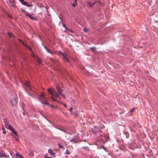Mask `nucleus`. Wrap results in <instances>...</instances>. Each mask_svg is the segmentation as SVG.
<instances>
[{"label":"nucleus","instance_id":"20","mask_svg":"<svg viewBox=\"0 0 158 158\" xmlns=\"http://www.w3.org/2000/svg\"><path fill=\"white\" fill-rule=\"evenodd\" d=\"M2 133H4V134H6V131L5 128L4 127L2 128Z\"/></svg>","mask_w":158,"mask_h":158},{"label":"nucleus","instance_id":"14","mask_svg":"<svg viewBox=\"0 0 158 158\" xmlns=\"http://www.w3.org/2000/svg\"><path fill=\"white\" fill-rule=\"evenodd\" d=\"M29 155L31 156H34V154L33 151L31 150H30L29 151Z\"/></svg>","mask_w":158,"mask_h":158},{"label":"nucleus","instance_id":"39","mask_svg":"<svg viewBox=\"0 0 158 158\" xmlns=\"http://www.w3.org/2000/svg\"><path fill=\"white\" fill-rule=\"evenodd\" d=\"M75 3L77 2V0H74Z\"/></svg>","mask_w":158,"mask_h":158},{"label":"nucleus","instance_id":"22","mask_svg":"<svg viewBox=\"0 0 158 158\" xmlns=\"http://www.w3.org/2000/svg\"><path fill=\"white\" fill-rule=\"evenodd\" d=\"M72 4L73 6L74 7H75L76 6V5H77V2L75 3V2L74 3Z\"/></svg>","mask_w":158,"mask_h":158},{"label":"nucleus","instance_id":"26","mask_svg":"<svg viewBox=\"0 0 158 158\" xmlns=\"http://www.w3.org/2000/svg\"><path fill=\"white\" fill-rule=\"evenodd\" d=\"M48 105L49 106H50V107L51 108H54V106L53 105H50V104H49V105Z\"/></svg>","mask_w":158,"mask_h":158},{"label":"nucleus","instance_id":"30","mask_svg":"<svg viewBox=\"0 0 158 158\" xmlns=\"http://www.w3.org/2000/svg\"><path fill=\"white\" fill-rule=\"evenodd\" d=\"M63 104L64 105V106L66 108L67 107V106H66V105L65 104V103H63Z\"/></svg>","mask_w":158,"mask_h":158},{"label":"nucleus","instance_id":"37","mask_svg":"<svg viewBox=\"0 0 158 158\" xmlns=\"http://www.w3.org/2000/svg\"><path fill=\"white\" fill-rule=\"evenodd\" d=\"M19 158H23V156L21 155L19 157Z\"/></svg>","mask_w":158,"mask_h":158},{"label":"nucleus","instance_id":"24","mask_svg":"<svg viewBox=\"0 0 158 158\" xmlns=\"http://www.w3.org/2000/svg\"><path fill=\"white\" fill-rule=\"evenodd\" d=\"M16 155L18 156V157H19V156H20L21 155H20V154H19V153H17L16 154Z\"/></svg>","mask_w":158,"mask_h":158},{"label":"nucleus","instance_id":"1","mask_svg":"<svg viewBox=\"0 0 158 158\" xmlns=\"http://www.w3.org/2000/svg\"><path fill=\"white\" fill-rule=\"evenodd\" d=\"M56 89L57 91L58 92L59 94H58L54 89H48V91L49 93H50L51 95L52 96L51 98L52 99L55 101H56V99H55L53 97H57L58 98H60V96L59 94L61 95V96L64 98H65V95L62 94V92L63 91V90L60 87L58 86H56Z\"/></svg>","mask_w":158,"mask_h":158},{"label":"nucleus","instance_id":"41","mask_svg":"<svg viewBox=\"0 0 158 158\" xmlns=\"http://www.w3.org/2000/svg\"><path fill=\"white\" fill-rule=\"evenodd\" d=\"M33 56L34 57V58L35 57V56H34V55H33Z\"/></svg>","mask_w":158,"mask_h":158},{"label":"nucleus","instance_id":"28","mask_svg":"<svg viewBox=\"0 0 158 158\" xmlns=\"http://www.w3.org/2000/svg\"><path fill=\"white\" fill-rule=\"evenodd\" d=\"M46 50H47V52H48V53H51V54L52 53V52H50L48 49H46Z\"/></svg>","mask_w":158,"mask_h":158},{"label":"nucleus","instance_id":"21","mask_svg":"<svg viewBox=\"0 0 158 158\" xmlns=\"http://www.w3.org/2000/svg\"><path fill=\"white\" fill-rule=\"evenodd\" d=\"M7 16L8 17H9V18L11 19H12V16L11 15H9V14H8L7 15Z\"/></svg>","mask_w":158,"mask_h":158},{"label":"nucleus","instance_id":"38","mask_svg":"<svg viewBox=\"0 0 158 158\" xmlns=\"http://www.w3.org/2000/svg\"><path fill=\"white\" fill-rule=\"evenodd\" d=\"M19 0L20 2H24V1H23V0H21V1H20V0Z\"/></svg>","mask_w":158,"mask_h":158},{"label":"nucleus","instance_id":"23","mask_svg":"<svg viewBox=\"0 0 158 158\" xmlns=\"http://www.w3.org/2000/svg\"><path fill=\"white\" fill-rule=\"evenodd\" d=\"M70 152L69 151L68 149H67L66 150V153H67V154H68V155H69V154H70Z\"/></svg>","mask_w":158,"mask_h":158},{"label":"nucleus","instance_id":"32","mask_svg":"<svg viewBox=\"0 0 158 158\" xmlns=\"http://www.w3.org/2000/svg\"><path fill=\"white\" fill-rule=\"evenodd\" d=\"M8 34L9 36V37H11V34L10 33H9V32H8Z\"/></svg>","mask_w":158,"mask_h":158},{"label":"nucleus","instance_id":"13","mask_svg":"<svg viewBox=\"0 0 158 158\" xmlns=\"http://www.w3.org/2000/svg\"><path fill=\"white\" fill-rule=\"evenodd\" d=\"M0 157H6L5 155L2 152H0Z\"/></svg>","mask_w":158,"mask_h":158},{"label":"nucleus","instance_id":"16","mask_svg":"<svg viewBox=\"0 0 158 158\" xmlns=\"http://www.w3.org/2000/svg\"><path fill=\"white\" fill-rule=\"evenodd\" d=\"M90 49H91L92 52H94L96 48L95 47H93L90 48Z\"/></svg>","mask_w":158,"mask_h":158},{"label":"nucleus","instance_id":"7","mask_svg":"<svg viewBox=\"0 0 158 158\" xmlns=\"http://www.w3.org/2000/svg\"><path fill=\"white\" fill-rule=\"evenodd\" d=\"M26 15L30 19L33 20H35V18L32 16L30 14L28 13L26 11H25Z\"/></svg>","mask_w":158,"mask_h":158},{"label":"nucleus","instance_id":"25","mask_svg":"<svg viewBox=\"0 0 158 158\" xmlns=\"http://www.w3.org/2000/svg\"><path fill=\"white\" fill-rule=\"evenodd\" d=\"M16 155L18 156V157H19V156H20L21 155H20V154H19V153H17L16 154Z\"/></svg>","mask_w":158,"mask_h":158},{"label":"nucleus","instance_id":"9","mask_svg":"<svg viewBox=\"0 0 158 158\" xmlns=\"http://www.w3.org/2000/svg\"><path fill=\"white\" fill-rule=\"evenodd\" d=\"M26 85L29 88L31 91H33V88L30 85L28 81H26L25 83Z\"/></svg>","mask_w":158,"mask_h":158},{"label":"nucleus","instance_id":"19","mask_svg":"<svg viewBox=\"0 0 158 158\" xmlns=\"http://www.w3.org/2000/svg\"><path fill=\"white\" fill-rule=\"evenodd\" d=\"M15 2V1H13V0L12 2H11V5H12V6L14 7H15V5L14 4V2Z\"/></svg>","mask_w":158,"mask_h":158},{"label":"nucleus","instance_id":"34","mask_svg":"<svg viewBox=\"0 0 158 158\" xmlns=\"http://www.w3.org/2000/svg\"><path fill=\"white\" fill-rule=\"evenodd\" d=\"M19 41L22 42L23 44H24L23 42L21 39H19Z\"/></svg>","mask_w":158,"mask_h":158},{"label":"nucleus","instance_id":"33","mask_svg":"<svg viewBox=\"0 0 158 158\" xmlns=\"http://www.w3.org/2000/svg\"><path fill=\"white\" fill-rule=\"evenodd\" d=\"M63 26L66 29H67V28H66V27H65V25L63 23Z\"/></svg>","mask_w":158,"mask_h":158},{"label":"nucleus","instance_id":"36","mask_svg":"<svg viewBox=\"0 0 158 158\" xmlns=\"http://www.w3.org/2000/svg\"><path fill=\"white\" fill-rule=\"evenodd\" d=\"M98 2L100 4H102V3L100 1H99Z\"/></svg>","mask_w":158,"mask_h":158},{"label":"nucleus","instance_id":"27","mask_svg":"<svg viewBox=\"0 0 158 158\" xmlns=\"http://www.w3.org/2000/svg\"><path fill=\"white\" fill-rule=\"evenodd\" d=\"M73 109L72 107H70V110H69L70 111H71V112L72 114H73V112H72V110H73Z\"/></svg>","mask_w":158,"mask_h":158},{"label":"nucleus","instance_id":"2","mask_svg":"<svg viewBox=\"0 0 158 158\" xmlns=\"http://www.w3.org/2000/svg\"><path fill=\"white\" fill-rule=\"evenodd\" d=\"M48 99L45 97V94L43 93H42L40 95L39 100L43 104L46 105H48Z\"/></svg>","mask_w":158,"mask_h":158},{"label":"nucleus","instance_id":"17","mask_svg":"<svg viewBox=\"0 0 158 158\" xmlns=\"http://www.w3.org/2000/svg\"><path fill=\"white\" fill-rule=\"evenodd\" d=\"M58 145L60 148H63V149H64V147L63 146L61 145L60 143H58Z\"/></svg>","mask_w":158,"mask_h":158},{"label":"nucleus","instance_id":"43","mask_svg":"<svg viewBox=\"0 0 158 158\" xmlns=\"http://www.w3.org/2000/svg\"><path fill=\"white\" fill-rule=\"evenodd\" d=\"M100 131V132H101V131Z\"/></svg>","mask_w":158,"mask_h":158},{"label":"nucleus","instance_id":"42","mask_svg":"<svg viewBox=\"0 0 158 158\" xmlns=\"http://www.w3.org/2000/svg\"><path fill=\"white\" fill-rule=\"evenodd\" d=\"M103 148H104V146H103Z\"/></svg>","mask_w":158,"mask_h":158},{"label":"nucleus","instance_id":"29","mask_svg":"<svg viewBox=\"0 0 158 158\" xmlns=\"http://www.w3.org/2000/svg\"><path fill=\"white\" fill-rule=\"evenodd\" d=\"M84 149H86V150H89V148H88V147H83Z\"/></svg>","mask_w":158,"mask_h":158},{"label":"nucleus","instance_id":"4","mask_svg":"<svg viewBox=\"0 0 158 158\" xmlns=\"http://www.w3.org/2000/svg\"><path fill=\"white\" fill-rule=\"evenodd\" d=\"M3 120L5 127L6 128L10 129V130H11V128H10L11 127L12 128H13L11 125L9 124V122L7 119L6 118H4L3 119Z\"/></svg>","mask_w":158,"mask_h":158},{"label":"nucleus","instance_id":"11","mask_svg":"<svg viewBox=\"0 0 158 158\" xmlns=\"http://www.w3.org/2000/svg\"><path fill=\"white\" fill-rule=\"evenodd\" d=\"M35 59L38 63L40 64L41 63V60L39 57L37 56Z\"/></svg>","mask_w":158,"mask_h":158},{"label":"nucleus","instance_id":"8","mask_svg":"<svg viewBox=\"0 0 158 158\" xmlns=\"http://www.w3.org/2000/svg\"><path fill=\"white\" fill-rule=\"evenodd\" d=\"M10 102L13 106H15L17 103L16 98H14L13 99L10 100Z\"/></svg>","mask_w":158,"mask_h":158},{"label":"nucleus","instance_id":"31","mask_svg":"<svg viewBox=\"0 0 158 158\" xmlns=\"http://www.w3.org/2000/svg\"><path fill=\"white\" fill-rule=\"evenodd\" d=\"M73 114H74V115H75V116H76H76H77V115H78V114H77V113H73Z\"/></svg>","mask_w":158,"mask_h":158},{"label":"nucleus","instance_id":"3","mask_svg":"<svg viewBox=\"0 0 158 158\" xmlns=\"http://www.w3.org/2000/svg\"><path fill=\"white\" fill-rule=\"evenodd\" d=\"M11 128V130L10 131L13 133V134L12 135V136L13 138L15 139L16 141H18L19 140L18 138V135L17 134V132L14 129V128H12L10 127Z\"/></svg>","mask_w":158,"mask_h":158},{"label":"nucleus","instance_id":"18","mask_svg":"<svg viewBox=\"0 0 158 158\" xmlns=\"http://www.w3.org/2000/svg\"><path fill=\"white\" fill-rule=\"evenodd\" d=\"M135 108L134 107V108H132V109H131V110L130 111H129V113H130V114H131V113H132V112L134 111V110H135Z\"/></svg>","mask_w":158,"mask_h":158},{"label":"nucleus","instance_id":"10","mask_svg":"<svg viewBox=\"0 0 158 158\" xmlns=\"http://www.w3.org/2000/svg\"><path fill=\"white\" fill-rule=\"evenodd\" d=\"M48 152L52 156H55V154L52 151V150L51 149H48Z\"/></svg>","mask_w":158,"mask_h":158},{"label":"nucleus","instance_id":"6","mask_svg":"<svg viewBox=\"0 0 158 158\" xmlns=\"http://www.w3.org/2000/svg\"><path fill=\"white\" fill-rule=\"evenodd\" d=\"M22 3L24 5L29 7H31L33 6V4L32 2H31L30 4H29L27 3V2L26 1H24L22 2Z\"/></svg>","mask_w":158,"mask_h":158},{"label":"nucleus","instance_id":"40","mask_svg":"<svg viewBox=\"0 0 158 158\" xmlns=\"http://www.w3.org/2000/svg\"><path fill=\"white\" fill-rule=\"evenodd\" d=\"M47 155H47V154H45V155L44 156H47Z\"/></svg>","mask_w":158,"mask_h":158},{"label":"nucleus","instance_id":"12","mask_svg":"<svg viewBox=\"0 0 158 158\" xmlns=\"http://www.w3.org/2000/svg\"><path fill=\"white\" fill-rule=\"evenodd\" d=\"M63 56V58H64V60H66L67 61H68V59L67 57L66 56V55H65V54H63V53H61Z\"/></svg>","mask_w":158,"mask_h":158},{"label":"nucleus","instance_id":"35","mask_svg":"<svg viewBox=\"0 0 158 158\" xmlns=\"http://www.w3.org/2000/svg\"><path fill=\"white\" fill-rule=\"evenodd\" d=\"M43 46H44V47L45 48V49L46 50L48 49L46 47L45 45H43Z\"/></svg>","mask_w":158,"mask_h":158},{"label":"nucleus","instance_id":"15","mask_svg":"<svg viewBox=\"0 0 158 158\" xmlns=\"http://www.w3.org/2000/svg\"><path fill=\"white\" fill-rule=\"evenodd\" d=\"M83 31L85 32H87L89 31V29L85 27H84L83 29Z\"/></svg>","mask_w":158,"mask_h":158},{"label":"nucleus","instance_id":"5","mask_svg":"<svg viewBox=\"0 0 158 158\" xmlns=\"http://www.w3.org/2000/svg\"><path fill=\"white\" fill-rule=\"evenodd\" d=\"M96 2H97L96 1H88V3L89 5V7L94 6Z\"/></svg>","mask_w":158,"mask_h":158}]
</instances>
